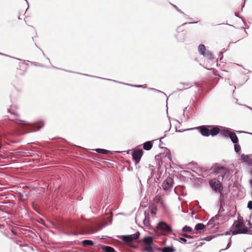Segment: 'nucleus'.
<instances>
[{"label":"nucleus","instance_id":"obj_8","mask_svg":"<svg viewBox=\"0 0 252 252\" xmlns=\"http://www.w3.org/2000/svg\"><path fill=\"white\" fill-rule=\"evenodd\" d=\"M173 184V179L171 177H168L162 183V187L163 190L166 191L172 188Z\"/></svg>","mask_w":252,"mask_h":252},{"label":"nucleus","instance_id":"obj_3","mask_svg":"<svg viewBox=\"0 0 252 252\" xmlns=\"http://www.w3.org/2000/svg\"><path fill=\"white\" fill-rule=\"evenodd\" d=\"M214 173L218 175L217 178L222 181L227 180L229 178L230 171L226 168L222 166H217L214 169Z\"/></svg>","mask_w":252,"mask_h":252},{"label":"nucleus","instance_id":"obj_48","mask_svg":"<svg viewBox=\"0 0 252 252\" xmlns=\"http://www.w3.org/2000/svg\"><path fill=\"white\" fill-rule=\"evenodd\" d=\"M211 239H212V238H209V237H205L203 239V240H205L208 241L211 240Z\"/></svg>","mask_w":252,"mask_h":252},{"label":"nucleus","instance_id":"obj_22","mask_svg":"<svg viewBox=\"0 0 252 252\" xmlns=\"http://www.w3.org/2000/svg\"><path fill=\"white\" fill-rule=\"evenodd\" d=\"M96 152L99 154L106 155L110 153V151L103 149H100V148H97L94 150Z\"/></svg>","mask_w":252,"mask_h":252},{"label":"nucleus","instance_id":"obj_58","mask_svg":"<svg viewBox=\"0 0 252 252\" xmlns=\"http://www.w3.org/2000/svg\"><path fill=\"white\" fill-rule=\"evenodd\" d=\"M198 175L199 176H202V175H201L200 174H199V173H198Z\"/></svg>","mask_w":252,"mask_h":252},{"label":"nucleus","instance_id":"obj_52","mask_svg":"<svg viewBox=\"0 0 252 252\" xmlns=\"http://www.w3.org/2000/svg\"><path fill=\"white\" fill-rule=\"evenodd\" d=\"M222 208H220L219 212H222Z\"/></svg>","mask_w":252,"mask_h":252},{"label":"nucleus","instance_id":"obj_39","mask_svg":"<svg viewBox=\"0 0 252 252\" xmlns=\"http://www.w3.org/2000/svg\"><path fill=\"white\" fill-rule=\"evenodd\" d=\"M182 235L185 238H189V239L193 238V237L191 235H189L186 234V233H184Z\"/></svg>","mask_w":252,"mask_h":252},{"label":"nucleus","instance_id":"obj_40","mask_svg":"<svg viewBox=\"0 0 252 252\" xmlns=\"http://www.w3.org/2000/svg\"><path fill=\"white\" fill-rule=\"evenodd\" d=\"M230 232L229 231H227V232H226L224 233L218 234L217 235V236H223V235H230Z\"/></svg>","mask_w":252,"mask_h":252},{"label":"nucleus","instance_id":"obj_11","mask_svg":"<svg viewBox=\"0 0 252 252\" xmlns=\"http://www.w3.org/2000/svg\"><path fill=\"white\" fill-rule=\"evenodd\" d=\"M118 237L121 238L126 244H128L133 242L131 237L129 235L118 236Z\"/></svg>","mask_w":252,"mask_h":252},{"label":"nucleus","instance_id":"obj_53","mask_svg":"<svg viewBox=\"0 0 252 252\" xmlns=\"http://www.w3.org/2000/svg\"><path fill=\"white\" fill-rule=\"evenodd\" d=\"M161 205H162V206H164V201H163V203H159Z\"/></svg>","mask_w":252,"mask_h":252},{"label":"nucleus","instance_id":"obj_14","mask_svg":"<svg viewBox=\"0 0 252 252\" xmlns=\"http://www.w3.org/2000/svg\"><path fill=\"white\" fill-rule=\"evenodd\" d=\"M228 137L231 139L233 144H237L238 143V138L236 133L233 131H231Z\"/></svg>","mask_w":252,"mask_h":252},{"label":"nucleus","instance_id":"obj_43","mask_svg":"<svg viewBox=\"0 0 252 252\" xmlns=\"http://www.w3.org/2000/svg\"><path fill=\"white\" fill-rule=\"evenodd\" d=\"M0 55H2L5 56L9 57V56H8V55H5V54H3V53H0ZM10 57L12 58V57H11V56H10ZM13 58H14V59H16V60L21 61V59H20L16 58H14V57H13Z\"/></svg>","mask_w":252,"mask_h":252},{"label":"nucleus","instance_id":"obj_51","mask_svg":"<svg viewBox=\"0 0 252 252\" xmlns=\"http://www.w3.org/2000/svg\"><path fill=\"white\" fill-rule=\"evenodd\" d=\"M144 215H145V219H144L143 221H144V223H145V220L146 219V212H145Z\"/></svg>","mask_w":252,"mask_h":252},{"label":"nucleus","instance_id":"obj_63","mask_svg":"<svg viewBox=\"0 0 252 252\" xmlns=\"http://www.w3.org/2000/svg\"><path fill=\"white\" fill-rule=\"evenodd\" d=\"M18 19H21V18H20V16H19V17H18Z\"/></svg>","mask_w":252,"mask_h":252},{"label":"nucleus","instance_id":"obj_50","mask_svg":"<svg viewBox=\"0 0 252 252\" xmlns=\"http://www.w3.org/2000/svg\"><path fill=\"white\" fill-rule=\"evenodd\" d=\"M204 244V243H202V242L200 243V244L198 245V247L201 246H202Z\"/></svg>","mask_w":252,"mask_h":252},{"label":"nucleus","instance_id":"obj_29","mask_svg":"<svg viewBox=\"0 0 252 252\" xmlns=\"http://www.w3.org/2000/svg\"><path fill=\"white\" fill-rule=\"evenodd\" d=\"M182 231L184 232H190L192 231V229L191 227H190L189 226L185 225V226H184L182 228Z\"/></svg>","mask_w":252,"mask_h":252},{"label":"nucleus","instance_id":"obj_49","mask_svg":"<svg viewBox=\"0 0 252 252\" xmlns=\"http://www.w3.org/2000/svg\"><path fill=\"white\" fill-rule=\"evenodd\" d=\"M127 169L129 171H132L133 170V168H132V167L129 166L127 167Z\"/></svg>","mask_w":252,"mask_h":252},{"label":"nucleus","instance_id":"obj_59","mask_svg":"<svg viewBox=\"0 0 252 252\" xmlns=\"http://www.w3.org/2000/svg\"><path fill=\"white\" fill-rule=\"evenodd\" d=\"M71 252H77V251H71Z\"/></svg>","mask_w":252,"mask_h":252},{"label":"nucleus","instance_id":"obj_9","mask_svg":"<svg viewBox=\"0 0 252 252\" xmlns=\"http://www.w3.org/2000/svg\"><path fill=\"white\" fill-rule=\"evenodd\" d=\"M17 108L15 106H10V107L8 109V112L10 113L11 116H13L14 118H9L12 121L18 120V119L16 118V117L18 116V114L16 111Z\"/></svg>","mask_w":252,"mask_h":252},{"label":"nucleus","instance_id":"obj_44","mask_svg":"<svg viewBox=\"0 0 252 252\" xmlns=\"http://www.w3.org/2000/svg\"><path fill=\"white\" fill-rule=\"evenodd\" d=\"M235 16H236V17H238V18H240V19H241L242 20V21H243V22H244V19L242 18V17H240V16H239V14H238V13H235Z\"/></svg>","mask_w":252,"mask_h":252},{"label":"nucleus","instance_id":"obj_7","mask_svg":"<svg viewBox=\"0 0 252 252\" xmlns=\"http://www.w3.org/2000/svg\"><path fill=\"white\" fill-rule=\"evenodd\" d=\"M157 228L168 233H171L172 231L171 226L163 221L159 222L157 224Z\"/></svg>","mask_w":252,"mask_h":252},{"label":"nucleus","instance_id":"obj_21","mask_svg":"<svg viewBox=\"0 0 252 252\" xmlns=\"http://www.w3.org/2000/svg\"><path fill=\"white\" fill-rule=\"evenodd\" d=\"M99 78H101V79H102L112 81H114V82H117V83H123V84H126V85H128V86H132V87H134L143 88H146L145 87H143L142 85H131V84H125V83H122L121 82L117 81H115V80H111V79H106V78H100V77H99Z\"/></svg>","mask_w":252,"mask_h":252},{"label":"nucleus","instance_id":"obj_25","mask_svg":"<svg viewBox=\"0 0 252 252\" xmlns=\"http://www.w3.org/2000/svg\"><path fill=\"white\" fill-rule=\"evenodd\" d=\"M153 245H146L144 248H143L142 250V252H151V250L154 249V248L152 247Z\"/></svg>","mask_w":252,"mask_h":252},{"label":"nucleus","instance_id":"obj_13","mask_svg":"<svg viewBox=\"0 0 252 252\" xmlns=\"http://www.w3.org/2000/svg\"><path fill=\"white\" fill-rule=\"evenodd\" d=\"M220 126V134L225 137H228L231 131H230L228 128L225 127H223L222 126Z\"/></svg>","mask_w":252,"mask_h":252},{"label":"nucleus","instance_id":"obj_37","mask_svg":"<svg viewBox=\"0 0 252 252\" xmlns=\"http://www.w3.org/2000/svg\"><path fill=\"white\" fill-rule=\"evenodd\" d=\"M248 225L249 226V228H248L249 232H250L251 234H252V230H251V228H252V224L251 222L250 221H249V220L248 221Z\"/></svg>","mask_w":252,"mask_h":252},{"label":"nucleus","instance_id":"obj_12","mask_svg":"<svg viewBox=\"0 0 252 252\" xmlns=\"http://www.w3.org/2000/svg\"><path fill=\"white\" fill-rule=\"evenodd\" d=\"M145 246L153 244V238L152 236H146L142 239Z\"/></svg>","mask_w":252,"mask_h":252},{"label":"nucleus","instance_id":"obj_1","mask_svg":"<svg viewBox=\"0 0 252 252\" xmlns=\"http://www.w3.org/2000/svg\"><path fill=\"white\" fill-rule=\"evenodd\" d=\"M194 128L197 129L200 134L205 137H208L210 135L215 136L220 131V126H219L202 125Z\"/></svg>","mask_w":252,"mask_h":252},{"label":"nucleus","instance_id":"obj_60","mask_svg":"<svg viewBox=\"0 0 252 252\" xmlns=\"http://www.w3.org/2000/svg\"><path fill=\"white\" fill-rule=\"evenodd\" d=\"M21 75H24V73H21Z\"/></svg>","mask_w":252,"mask_h":252},{"label":"nucleus","instance_id":"obj_20","mask_svg":"<svg viewBox=\"0 0 252 252\" xmlns=\"http://www.w3.org/2000/svg\"><path fill=\"white\" fill-rule=\"evenodd\" d=\"M81 243L84 247L94 245V242L91 240H84L81 242Z\"/></svg>","mask_w":252,"mask_h":252},{"label":"nucleus","instance_id":"obj_32","mask_svg":"<svg viewBox=\"0 0 252 252\" xmlns=\"http://www.w3.org/2000/svg\"><path fill=\"white\" fill-rule=\"evenodd\" d=\"M155 200L159 203H163V200L159 195H157L155 197Z\"/></svg>","mask_w":252,"mask_h":252},{"label":"nucleus","instance_id":"obj_46","mask_svg":"<svg viewBox=\"0 0 252 252\" xmlns=\"http://www.w3.org/2000/svg\"><path fill=\"white\" fill-rule=\"evenodd\" d=\"M79 234V233H76V232H71L70 233H69V235H75V236H77Z\"/></svg>","mask_w":252,"mask_h":252},{"label":"nucleus","instance_id":"obj_15","mask_svg":"<svg viewBox=\"0 0 252 252\" xmlns=\"http://www.w3.org/2000/svg\"><path fill=\"white\" fill-rule=\"evenodd\" d=\"M154 140H153L152 141H148L144 143L143 144V149L146 151H149L150 150H151L153 147V142Z\"/></svg>","mask_w":252,"mask_h":252},{"label":"nucleus","instance_id":"obj_36","mask_svg":"<svg viewBox=\"0 0 252 252\" xmlns=\"http://www.w3.org/2000/svg\"><path fill=\"white\" fill-rule=\"evenodd\" d=\"M150 212L153 216H155L157 213V208L156 207H153L151 209Z\"/></svg>","mask_w":252,"mask_h":252},{"label":"nucleus","instance_id":"obj_31","mask_svg":"<svg viewBox=\"0 0 252 252\" xmlns=\"http://www.w3.org/2000/svg\"><path fill=\"white\" fill-rule=\"evenodd\" d=\"M234 151L237 153L238 154L241 151V147L239 144H234Z\"/></svg>","mask_w":252,"mask_h":252},{"label":"nucleus","instance_id":"obj_23","mask_svg":"<svg viewBox=\"0 0 252 252\" xmlns=\"http://www.w3.org/2000/svg\"><path fill=\"white\" fill-rule=\"evenodd\" d=\"M219 219V216H218L217 215H216L215 217H212L210 220L208 222L207 225L208 226L209 225H211V224H214L215 225L216 224V221L217 220H218Z\"/></svg>","mask_w":252,"mask_h":252},{"label":"nucleus","instance_id":"obj_28","mask_svg":"<svg viewBox=\"0 0 252 252\" xmlns=\"http://www.w3.org/2000/svg\"><path fill=\"white\" fill-rule=\"evenodd\" d=\"M176 240L181 243H184L185 244H191V242H188L187 240L184 237H179L178 238H177Z\"/></svg>","mask_w":252,"mask_h":252},{"label":"nucleus","instance_id":"obj_56","mask_svg":"<svg viewBox=\"0 0 252 252\" xmlns=\"http://www.w3.org/2000/svg\"><path fill=\"white\" fill-rule=\"evenodd\" d=\"M100 240H102V239H106V238H104V237H101L100 238Z\"/></svg>","mask_w":252,"mask_h":252},{"label":"nucleus","instance_id":"obj_30","mask_svg":"<svg viewBox=\"0 0 252 252\" xmlns=\"http://www.w3.org/2000/svg\"><path fill=\"white\" fill-rule=\"evenodd\" d=\"M32 125L36 128V130H39L42 127L43 123L40 122L38 124H32Z\"/></svg>","mask_w":252,"mask_h":252},{"label":"nucleus","instance_id":"obj_64","mask_svg":"<svg viewBox=\"0 0 252 252\" xmlns=\"http://www.w3.org/2000/svg\"><path fill=\"white\" fill-rule=\"evenodd\" d=\"M251 135H252V133H249Z\"/></svg>","mask_w":252,"mask_h":252},{"label":"nucleus","instance_id":"obj_19","mask_svg":"<svg viewBox=\"0 0 252 252\" xmlns=\"http://www.w3.org/2000/svg\"><path fill=\"white\" fill-rule=\"evenodd\" d=\"M103 226L99 225L97 227H92L89 228V232L91 233H94L100 230L102 228Z\"/></svg>","mask_w":252,"mask_h":252},{"label":"nucleus","instance_id":"obj_42","mask_svg":"<svg viewBox=\"0 0 252 252\" xmlns=\"http://www.w3.org/2000/svg\"><path fill=\"white\" fill-rule=\"evenodd\" d=\"M220 193V196L219 200H221L222 199L223 201H225V197L223 196V195L222 194L221 192Z\"/></svg>","mask_w":252,"mask_h":252},{"label":"nucleus","instance_id":"obj_27","mask_svg":"<svg viewBox=\"0 0 252 252\" xmlns=\"http://www.w3.org/2000/svg\"><path fill=\"white\" fill-rule=\"evenodd\" d=\"M172 5L176 9V10L179 12V13H180L181 14H183L185 17H186L187 19H191V18H189V17H187V15L183 11H182L181 9H180L179 8H178V7L176 6L174 4H172Z\"/></svg>","mask_w":252,"mask_h":252},{"label":"nucleus","instance_id":"obj_38","mask_svg":"<svg viewBox=\"0 0 252 252\" xmlns=\"http://www.w3.org/2000/svg\"><path fill=\"white\" fill-rule=\"evenodd\" d=\"M247 207L250 210H252V201H249L248 203Z\"/></svg>","mask_w":252,"mask_h":252},{"label":"nucleus","instance_id":"obj_41","mask_svg":"<svg viewBox=\"0 0 252 252\" xmlns=\"http://www.w3.org/2000/svg\"><path fill=\"white\" fill-rule=\"evenodd\" d=\"M197 22H187V23H183L181 26H184V25H187V24H196L197 23Z\"/></svg>","mask_w":252,"mask_h":252},{"label":"nucleus","instance_id":"obj_33","mask_svg":"<svg viewBox=\"0 0 252 252\" xmlns=\"http://www.w3.org/2000/svg\"><path fill=\"white\" fill-rule=\"evenodd\" d=\"M182 172L186 176H191L192 177H194L192 173L189 171L183 170Z\"/></svg>","mask_w":252,"mask_h":252},{"label":"nucleus","instance_id":"obj_4","mask_svg":"<svg viewBox=\"0 0 252 252\" xmlns=\"http://www.w3.org/2000/svg\"><path fill=\"white\" fill-rule=\"evenodd\" d=\"M218 178H214L210 180L209 183L211 188L216 192L221 193L223 189V187L221 182Z\"/></svg>","mask_w":252,"mask_h":252},{"label":"nucleus","instance_id":"obj_57","mask_svg":"<svg viewBox=\"0 0 252 252\" xmlns=\"http://www.w3.org/2000/svg\"><path fill=\"white\" fill-rule=\"evenodd\" d=\"M250 184H251V186L252 187V180L250 181Z\"/></svg>","mask_w":252,"mask_h":252},{"label":"nucleus","instance_id":"obj_6","mask_svg":"<svg viewBox=\"0 0 252 252\" xmlns=\"http://www.w3.org/2000/svg\"><path fill=\"white\" fill-rule=\"evenodd\" d=\"M143 154V151L141 149L136 150L132 152V159L134 162L135 165H136L140 161Z\"/></svg>","mask_w":252,"mask_h":252},{"label":"nucleus","instance_id":"obj_17","mask_svg":"<svg viewBox=\"0 0 252 252\" xmlns=\"http://www.w3.org/2000/svg\"><path fill=\"white\" fill-rule=\"evenodd\" d=\"M158 251H160L161 252H175V249L172 246L164 247L162 249L158 248Z\"/></svg>","mask_w":252,"mask_h":252},{"label":"nucleus","instance_id":"obj_16","mask_svg":"<svg viewBox=\"0 0 252 252\" xmlns=\"http://www.w3.org/2000/svg\"><path fill=\"white\" fill-rule=\"evenodd\" d=\"M100 248L105 252H116L115 250L112 247L99 245Z\"/></svg>","mask_w":252,"mask_h":252},{"label":"nucleus","instance_id":"obj_5","mask_svg":"<svg viewBox=\"0 0 252 252\" xmlns=\"http://www.w3.org/2000/svg\"><path fill=\"white\" fill-rule=\"evenodd\" d=\"M198 51L200 55L207 58L210 61H213L214 60L212 53L210 51L206 50V47L204 44H200L198 46Z\"/></svg>","mask_w":252,"mask_h":252},{"label":"nucleus","instance_id":"obj_47","mask_svg":"<svg viewBox=\"0 0 252 252\" xmlns=\"http://www.w3.org/2000/svg\"><path fill=\"white\" fill-rule=\"evenodd\" d=\"M20 121L22 122V125H28L29 124L28 122H27L26 121Z\"/></svg>","mask_w":252,"mask_h":252},{"label":"nucleus","instance_id":"obj_54","mask_svg":"<svg viewBox=\"0 0 252 252\" xmlns=\"http://www.w3.org/2000/svg\"><path fill=\"white\" fill-rule=\"evenodd\" d=\"M53 68H55V69H60V68H58L57 67H55L54 66H53Z\"/></svg>","mask_w":252,"mask_h":252},{"label":"nucleus","instance_id":"obj_34","mask_svg":"<svg viewBox=\"0 0 252 252\" xmlns=\"http://www.w3.org/2000/svg\"><path fill=\"white\" fill-rule=\"evenodd\" d=\"M231 237H230L229 239L228 243L227 245V248L226 249H223L220 250V252H222V251L226 250L228 249H229L230 247V246H231Z\"/></svg>","mask_w":252,"mask_h":252},{"label":"nucleus","instance_id":"obj_35","mask_svg":"<svg viewBox=\"0 0 252 252\" xmlns=\"http://www.w3.org/2000/svg\"><path fill=\"white\" fill-rule=\"evenodd\" d=\"M219 204L220 208H222V211H224V210L223 209V206L225 204V201H223L222 199L221 200H219Z\"/></svg>","mask_w":252,"mask_h":252},{"label":"nucleus","instance_id":"obj_2","mask_svg":"<svg viewBox=\"0 0 252 252\" xmlns=\"http://www.w3.org/2000/svg\"><path fill=\"white\" fill-rule=\"evenodd\" d=\"M231 234L235 235L238 234H247L249 233L248 228L244 225L243 218L238 219L231 226Z\"/></svg>","mask_w":252,"mask_h":252},{"label":"nucleus","instance_id":"obj_55","mask_svg":"<svg viewBox=\"0 0 252 252\" xmlns=\"http://www.w3.org/2000/svg\"><path fill=\"white\" fill-rule=\"evenodd\" d=\"M165 135L164 136H163V137H161V138H160V142H161V140L162 139L164 138L165 137Z\"/></svg>","mask_w":252,"mask_h":252},{"label":"nucleus","instance_id":"obj_62","mask_svg":"<svg viewBox=\"0 0 252 252\" xmlns=\"http://www.w3.org/2000/svg\"><path fill=\"white\" fill-rule=\"evenodd\" d=\"M84 75H85L86 76H89L88 74H84Z\"/></svg>","mask_w":252,"mask_h":252},{"label":"nucleus","instance_id":"obj_18","mask_svg":"<svg viewBox=\"0 0 252 252\" xmlns=\"http://www.w3.org/2000/svg\"><path fill=\"white\" fill-rule=\"evenodd\" d=\"M180 84L181 85H183V87L182 88L177 89L178 91H181V90H186V89H189V88L191 87L192 86H193V85L192 84V83H189V82H188V83H182V82H181Z\"/></svg>","mask_w":252,"mask_h":252},{"label":"nucleus","instance_id":"obj_61","mask_svg":"<svg viewBox=\"0 0 252 252\" xmlns=\"http://www.w3.org/2000/svg\"><path fill=\"white\" fill-rule=\"evenodd\" d=\"M25 0L27 2V3H28L27 0Z\"/></svg>","mask_w":252,"mask_h":252},{"label":"nucleus","instance_id":"obj_24","mask_svg":"<svg viewBox=\"0 0 252 252\" xmlns=\"http://www.w3.org/2000/svg\"><path fill=\"white\" fill-rule=\"evenodd\" d=\"M206 227V225L201 223H198L195 226L194 229L196 231H200L203 230Z\"/></svg>","mask_w":252,"mask_h":252},{"label":"nucleus","instance_id":"obj_45","mask_svg":"<svg viewBox=\"0 0 252 252\" xmlns=\"http://www.w3.org/2000/svg\"><path fill=\"white\" fill-rule=\"evenodd\" d=\"M149 89L150 90H154L155 91H156V92H159V93H162L161 91H159V90H158L156 89H154V88H149ZM163 94H164L165 95V94H164V93L162 92Z\"/></svg>","mask_w":252,"mask_h":252},{"label":"nucleus","instance_id":"obj_10","mask_svg":"<svg viewBox=\"0 0 252 252\" xmlns=\"http://www.w3.org/2000/svg\"><path fill=\"white\" fill-rule=\"evenodd\" d=\"M250 155L242 154L241 155V160L242 162H246L250 165H252V159L250 158Z\"/></svg>","mask_w":252,"mask_h":252},{"label":"nucleus","instance_id":"obj_26","mask_svg":"<svg viewBox=\"0 0 252 252\" xmlns=\"http://www.w3.org/2000/svg\"><path fill=\"white\" fill-rule=\"evenodd\" d=\"M140 233L139 232L137 231L136 233L129 235L131 237V239L133 241L138 239L140 237Z\"/></svg>","mask_w":252,"mask_h":252}]
</instances>
